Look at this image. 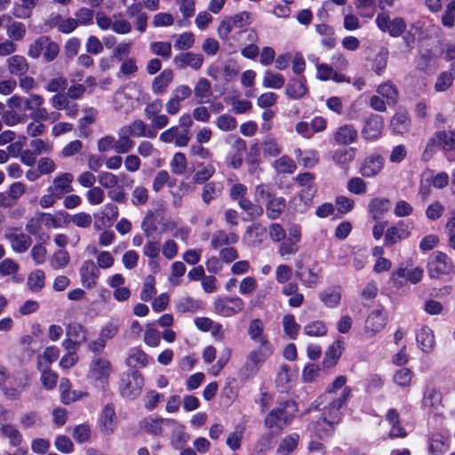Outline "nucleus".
I'll return each mask as SVG.
<instances>
[{
  "mask_svg": "<svg viewBox=\"0 0 455 455\" xmlns=\"http://www.w3.org/2000/svg\"><path fill=\"white\" fill-rule=\"evenodd\" d=\"M350 395L351 388L345 387L339 397L322 395L315 402V408L323 411V417L326 416L329 420L339 424L341 416L339 410L347 403Z\"/></svg>",
  "mask_w": 455,
  "mask_h": 455,
  "instance_id": "f257e3e1",
  "label": "nucleus"
},
{
  "mask_svg": "<svg viewBox=\"0 0 455 455\" xmlns=\"http://www.w3.org/2000/svg\"><path fill=\"white\" fill-rule=\"evenodd\" d=\"M296 412V403L291 400H287L269 411L265 419V426L268 428L276 427L282 430L291 422Z\"/></svg>",
  "mask_w": 455,
  "mask_h": 455,
  "instance_id": "f03ea898",
  "label": "nucleus"
},
{
  "mask_svg": "<svg viewBox=\"0 0 455 455\" xmlns=\"http://www.w3.org/2000/svg\"><path fill=\"white\" fill-rule=\"evenodd\" d=\"M60 52L59 44L49 36H41L31 43L28 49V56L37 60L41 55L47 62L54 60Z\"/></svg>",
  "mask_w": 455,
  "mask_h": 455,
  "instance_id": "7ed1b4c3",
  "label": "nucleus"
},
{
  "mask_svg": "<svg viewBox=\"0 0 455 455\" xmlns=\"http://www.w3.org/2000/svg\"><path fill=\"white\" fill-rule=\"evenodd\" d=\"M379 29L384 33H387L392 37H399L406 31V22L402 17H395L393 19L386 12L379 13L375 20Z\"/></svg>",
  "mask_w": 455,
  "mask_h": 455,
  "instance_id": "20e7f679",
  "label": "nucleus"
},
{
  "mask_svg": "<svg viewBox=\"0 0 455 455\" xmlns=\"http://www.w3.org/2000/svg\"><path fill=\"white\" fill-rule=\"evenodd\" d=\"M144 380L141 373L133 370L131 373L124 374L120 383L121 395L128 399H134L140 395Z\"/></svg>",
  "mask_w": 455,
  "mask_h": 455,
  "instance_id": "39448f33",
  "label": "nucleus"
},
{
  "mask_svg": "<svg viewBox=\"0 0 455 455\" xmlns=\"http://www.w3.org/2000/svg\"><path fill=\"white\" fill-rule=\"evenodd\" d=\"M453 263L451 258L442 252L435 251L428 263V274L431 278H439L441 275L453 272Z\"/></svg>",
  "mask_w": 455,
  "mask_h": 455,
  "instance_id": "423d86ee",
  "label": "nucleus"
},
{
  "mask_svg": "<svg viewBox=\"0 0 455 455\" xmlns=\"http://www.w3.org/2000/svg\"><path fill=\"white\" fill-rule=\"evenodd\" d=\"M4 237L9 242L12 249L18 253L27 251L32 244L31 237L23 233L20 228H7L4 232Z\"/></svg>",
  "mask_w": 455,
  "mask_h": 455,
  "instance_id": "0eeeda50",
  "label": "nucleus"
},
{
  "mask_svg": "<svg viewBox=\"0 0 455 455\" xmlns=\"http://www.w3.org/2000/svg\"><path fill=\"white\" fill-rule=\"evenodd\" d=\"M424 270L420 267H399L392 274L391 280L395 287L400 288L404 281L416 284L422 280Z\"/></svg>",
  "mask_w": 455,
  "mask_h": 455,
  "instance_id": "6e6552de",
  "label": "nucleus"
},
{
  "mask_svg": "<svg viewBox=\"0 0 455 455\" xmlns=\"http://www.w3.org/2000/svg\"><path fill=\"white\" fill-rule=\"evenodd\" d=\"M251 14L243 12L221 20L218 28V35L222 39H228V35L235 28H242L251 23Z\"/></svg>",
  "mask_w": 455,
  "mask_h": 455,
  "instance_id": "1a4fd4ad",
  "label": "nucleus"
},
{
  "mask_svg": "<svg viewBox=\"0 0 455 455\" xmlns=\"http://www.w3.org/2000/svg\"><path fill=\"white\" fill-rule=\"evenodd\" d=\"M243 301L239 297L219 299L214 303L216 313L228 317L243 311Z\"/></svg>",
  "mask_w": 455,
  "mask_h": 455,
  "instance_id": "9d476101",
  "label": "nucleus"
},
{
  "mask_svg": "<svg viewBox=\"0 0 455 455\" xmlns=\"http://www.w3.org/2000/svg\"><path fill=\"white\" fill-rule=\"evenodd\" d=\"M384 129L383 118L376 114H371L367 116L363 121L362 128V136L365 140H376L378 139Z\"/></svg>",
  "mask_w": 455,
  "mask_h": 455,
  "instance_id": "9b49d317",
  "label": "nucleus"
},
{
  "mask_svg": "<svg viewBox=\"0 0 455 455\" xmlns=\"http://www.w3.org/2000/svg\"><path fill=\"white\" fill-rule=\"evenodd\" d=\"M159 139L164 143H171L174 141L177 147L182 148L188 144L191 139V134L189 130L180 131L178 126H172L160 134Z\"/></svg>",
  "mask_w": 455,
  "mask_h": 455,
  "instance_id": "f8f14e48",
  "label": "nucleus"
},
{
  "mask_svg": "<svg viewBox=\"0 0 455 455\" xmlns=\"http://www.w3.org/2000/svg\"><path fill=\"white\" fill-rule=\"evenodd\" d=\"M411 225L404 221H399L395 226L387 228L385 234V245L391 246L408 238L411 235Z\"/></svg>",
  "mask_w": 455,
  "mask_h": 455,
  "instance_id": "ddd939ff",
  "label": "nucleus"
},
{
  "mask_svg": "<svg viewBox=\"0 0 455 455\" xmlns=\"http://www.w3.org/2000/svg\"><path fill=\"white\" fill-rule=\"evenodd\" d=\"M112 372V365L108 358L95 355L90 364V373L96 379H107Z\"/></svg>",
  "mask_w": 455,
  "mask_h": 455,
  "instance_id": "4468645a",
  "label": "nucleus"
},
{
  "mask_svg": "<svg viewBox=\"0 0 455 455\" xmlns=\"http://www.w3.org/2000/svg\"><path fill=\"white\" fill-rule=\"evenodd\" d=\"M387 322L383 310L374 309L366 318L364 331L370 337H373L386 326Z\"/></svg>",
  "mask_w": 455,
  "mask_h": 455,
  "instance_id": "2eb2a0df",
  "label": "nucleus"
},
{
  "mask_svg": "<svg viewBox=\"0 0 455 455\" xmlns=\"http://www.w3.org/2000/svg\"><path fill=\"white\" fill-rule=\"evenodd\" d=\"M384 166V159L379 154H372L367 156L362 163L360 173L366 178L378 175Z\"/></svg>",
  "mask_w": 455,
  "mask_h": 455,
  "instance_id": "dca6fc26",
  "label": "nucleus"
},
{
  "mask_svg": "<svg viewBox=\"0 0 455 455\" xmlns=\"http://www.w3.org/2000/svg\"><path fill=\"white\" fill-rule=\"evenodd\" d=\"M174 65L180 68L184 69L188 67L193 69H199L204 64V56L200 53H194L192 52H187L184 53H180L176 55L173 58Z\"/></svg>",
  "mask_w": 455,
  "mask_h": 455,
  "instance_id": "f3484780",
  "label": "nucleus"
},
{
  "mask_svg": "<svg viewBox=\"0 0 455 455\" xmlns=\"http://www.w3.org/2000/svg\"><path fill=\"white\" fill-rule=\"evenodd\" d=\"M125 278L121 274H115L108 280V284L114 290L113 297L116 300L123 302L131 297V290L124 286Z\"/></svg>",
  "mask_w": 455,
  "mask_h": 455,
  "instance_id": "a211bd4d",
  "label": "nucleus"
},
{
  "mask_svg": "<svg viewBox=\"0 0 455 455\" xmlns=\"http://www.w3.org/2000/svg\"><path fill=\"white\" fill-rule=\"evenodd\" d=\"M272 355V346L270 343L259 344V348L250 353L246 367L254 371L259 365L264 363Z\"/></svg>",
  "mask_w": 455,
  "mask_h": 455,
  "instance_id": "6ab92c4d",
  "label": "nucleus"
},
{
  "mask_svg": "<svg viewBox=\"0 0 455 455\" xmlns=\"http://www.w3.org/2000/svg\"><path fill=\"white\" fill-rule=\"evenodd\" d=\"M74 176L70 172H62L57 175L52 180V186L48 188V191H52L60 198L73 191L72 182Z\"/></svg>",
  "mask_w": 455,
  "mask_h": 455,
  "instance_id": "aec40b11",
  "label": "nucleus"
},
{
  "mask_svg": "<svg viewBox=\"0 0 455 455\" xmlns=\"http://www.w3.org/2000/svg\"><path fill=\"white\" fill-rule=\"evenodd\" d=\"M6 67L10 75L18 77L27 75L30 65L24 56L15 54L6 59Z\"/></svg>",
  "mask_w": 455,
  "mask_h": 455,
  "instance_id": "412c9836",
  "label": "nucleus"
},
{
  "mask_svg": "<svg viewBox=\"0 0 455 455\" xmlns=\"http://www.w3.org/2000/svg\"><path fill=\"white\" fill-rule=\"evenodd\" d=\"M80 275L84 286L91 289L96 284L100 271L92 260H85L80 268Z\"/></svg>",
  "mask_w": 455,
  "mask_h": 455,
  "instance_id": "4be33fe9",
  "label": "nucleus"
},
{
  "mask_svg": "<svg viewBox=\"0 0 455 455\" xmlns=\"http://www.w3.org/2000/svg\"><path fill=\"white\" fill-rule=\"evenodd\" d=\"M116 421V416L114 407L111 404H107L101 411L100 424L101 432L108 435L113 434Z\"/></svg>",
  "mask_w": 455,
  "mask_h": 455,
  "instance_id": "5701e85b",
  "label": "nucleus"
},
{
  "mask_svg": "<svg viewBox=\"0 0 455 455\" xmlns=\"http://www.w3.org/2000/svg\"><path fill=\"white\" fill-rule=\"evenodd\" d=\"M174 77L173 71L170 68L163 70L156 76L152 83V91L155 94L160 95L165 92L166 89L172 82Z\"/></svg>",
  "mask_w": 455,
  "mask_h": 455,
  "instance_id": "b1692460",
  "label": "nucleus"
},
{
  "mask_svg": "<svg viewBox=\"0 0 455 455\" xmlns=\"http://www.w3.org/2000/svg\"><path fill=\"white\" fill-rule=\"evenodd\" d=\"M357 139V131L351 124H344L338 128L334 133V140L338 144L349 145L355 142Z\"/></svg>",
  "mask_w": 455,
  "mask_h": 455,
  "instance_id": "393cba45",
  "label": "nucleus"
},
{
  "mask_svg": "<svg viewBox=\"0 0 455 455\" xmlns=\"http://www.w3.org/2000/svg\"><path fill=\"white\" fill-rule=\"evenodd\" d=\"M121 128L132 137H147L154 138L156 136L155 132L148 129L147 124L141 120H135L128 125H124Z\"/></svg>",
  "mask_w": 455,
  "mask_h": 455,
  "instance_id": "a878e982",
  "label": "nucleus"
},
{
  "mask_svg": "<svg viewBox=\"0 0 455 455\" xmlns=\"http://www.w3.org/2000/svg\"><path fill=\"white\" fill-rule=\"evenodd\" d=\"M355 148H341L336 149L331 156L333 163L341 168H346L355 157Z\"/></svg>",
  "mask_w": 455,
  "mask_h": 455,
  "instance_id": "bb28decb",
  "label": "nucleus"
},
{
  "mask_svg": "<svg viewBox=\"0 0 455 455\" xmlns=\"http://www.w3.org/2000/svg\"><path fill=\"white\" fill-rule=\"evenodd\" d=\"M6 20L9 21V24L6 26L7 36L14 42L21 41L27 33L25 24L20 21L12 20L10 16H6Z\"/></svg>",
  "mask_w": 455,
  "mask_h": 455,
  "instance_id": "cd10ccee",
  "label": "nucleus"
},
{
  "mask_svg": "<svg viewBox=\"0 0 455 455\" xmlns=\"http://www.w3.org/2000/svg\"><path fill=\"white\" fill-rule=\"evenodd\" d=\"M0 433L4 438L8 439L9 444L12 447H19L23 442L21 433L12 424H2L0 426Z\"/></svg>",
  "mask_w": 455,
  "mask_h": 455,
  "instance_id": "c85d7f7f",
  "label": "nucleus"
},
{
  "mask_svg": "<svg viewBox=\"0 0 455 455\" xmlns=\"http://www.w3.org/2000/svg\"><path fill=\"white\" fill-rule=\"evenodd\" d=\"M410 115L405 110H399L392 117L390 125L395 133L403 134L409 130Z\"/></svg>",
  "mask_w": 455,
  "mask_h": 455,
  "instance_id": "c756f323",
  "label": "nucleus"
},
{
  "mask_svg": "<svg viewBox=\"0 0 455 455\" xmlns=\"http://www.w3.org/2000/svg\"><path fill=\"white\" fill-rule=\"evenodd\" d=\"M417 341L423 352H431L435 346L433 331L427 326H423L417 334Z\"/></svg>",
  "mask_w": 455,
  "mask_h": 455,
  "instance_id": "7c9ffc66",
  "label": "nucleus"
},
{
  "mask_svg": "<svg viewBox=\"0 0 455 455\" xmlns=\"http://www.w3.org/2000/svg\"><path fill=\"white\" fill-rule=\"evenodd\" d=\"M264 324L263 322L259 319H253L250 322L248 326V335L258 344L270 343L267 337L263 335Z\"/></svg>",
  "mask_w": 455,
  "mask_h": 455,
  "instance_id": "2f4dec72",
  "label": "nucleus"
},
{
  "mask_svg": "<svg viewBox=\"0 0 455 455\" xmlns=\"http://www.w3.org/2000/svg\"><path fill=\"white\" fill-rule=\"evenodd\" d=\"M286 207L283 197H273L266 205L267 216L271 220L278 219Z\"/></svg>",
  "mask_w": 455,
  "mask_h": 455,
  "instance_id": "473e14b6",
  "label": "nucleus"
},
{
  "mask_svg": "<svg viewBox=\"0 0 455 455\" xmlns=\"http://www.w3.org/2000/svg\"><path fill=\"white\" fill-rule=\"evenodd\" d=\"M390 201L386 198H374L369 204V212L374 220H378L380 217L389 210Z\"/></svg>",
  "mask_w": 455,
  "mask_h": 455,
  "instance_id": "72a5a7b5",
  "label": "nucleus"
},
{
  "mask_svg": "<svg viewBox=\"0 0 455 455\" xmlns=\"http://www.w3.org/2000/svg\"><path fill=\"white\" fill-rule=\"evenodd\" d=\"M336 425V423L329 420L324 416L313 423V429L318 437L323 438L330 436L333 433Z\"/></svg>",
  "mask_w": 455,
  "mask_h": 455,
  "instance_id": "f704fd0d",
  "label": "nucleus"
},
{
  "mask_svg": "<svg viewBox=\"0 0 455 455\" xmlns=\"http://www.w3.org/2000/svg\"><path fill=\"white\" fill-rule=\"evenodd\" d=\"M377 92L386 99L387 104L395 106L398 101V90L391 83H384L377 88Z\"/></svg>",
  "mask_w": 455,
  "mask_h": 455,
  "instance_id": "c9c22d12",
  "label": "nucleus"
},
{
  "mask_svg": "<svg viewBox=\"0 0 455 455\" xmlns=\"http://www.w3.org/2000/svg\"><path fill=\"white\" fill-rule=\"evenodd\" d=\"M118 139H115V151L117 154L128 153L134 145V141L132 140L123 128L118 130Z\"/></svg>",
  "mask_w": 455,
  "mask_h": 455,
  "instance_id": "e433bc0d",
  "label": "nucleus"
},
{
  "mask_svg": "<svg viewBox=\"0 0 455 455\" xmlns=\"http://www.w3.org/2000/svg\"><path fill=\"white\" fill-rule=\"evenodd\" d=\"M238 241V235L235 233L227 234L223 230L215 232L212 238V246L213 248H219L222 245H229L236 243Z\"/></svg>",
  "mask_w": 455,
  "mask_h": 455,
  "instance_id": "4c0bfd02",
  "label": "nucleus"
},
{
  "mask_svg": "<svg viewBox=\"0 0 455 455\" xmlns=\"http://www.w3.org/2000/svg\"><path fill=\"white\" fill-rule=\"evenodd\" d=\"M435 140H437L439 147L446 151L455 148V131H438L435 134Z\"/></svg>",
  "mask_w": 455,
  "mask_h": 455,
  "instance_id": "58836bf2",
  "label": "nucleus"
},
{
  "mask_svg": "<svg viewBox=\"0 0 455 455\" xmlns=\"http://www.w3.org/2000/svg\"><path fill=\"white\" fill-rule=\"evenodd\" d=\"M165 419L163 418H157V419H144L140 422V427L145 431L148 434L154 435H163V428H162V422H164Z\"/></svg>",
  "mask_w": 455,
  "mask_h": 455,
  "instance_id": "ea45409f",
  "label": "nucleus"
},
{
  "mask_svg": "<svg viewBox=\"0 0 455 455\" xmlns=\"http://www.w3.org/2000/svg\"><path fill=\"white\" fill-rule=\"evenodd\" d=\"M285 92L288 97L298 100L307 93V87L301 80L291 79L286 85Z\"/></svg>",
  "mask_w": 455,
  "mask_h": 455,
  "instance_id": "a19ab883",
  "label": "nucleus"
},
{
  "mask_svg": "<svg viewBox=\"0 0 455 455\" xmlns=\"http://www.w3.org/2000/svg\"><path fill=\"white\" fill-rule=\"evenodd\" d=\"M148 363V355L140 349L134 348L131 350L126 359V364L132 369L146 366Z\"/></svg>",
  "mask_w": 455,
  "mask_h": 455,
  "instance_id": "79ce46f5",
  "label": "nucleus"
},
{
  "mask_svg": "<svg viewBox=\"0 0 455 455\" xmlns=\"http://www.w3.org/2000/svg\"><path fill=\"white\" fill-rule=\"evenodd\" d=\"M60 350L56 347H48L44 349L43 355L37 357V366L39 369L42 367L49 368L51 363L56 361L59 357Z\"/></svg>",
  "mask_w": 455,
  "mask_h": 455,
  "instance_id": "37998d69",
  "label": "nucleus"
},
{
  "mask_svg": "<svg viewBox=\"0 0 455 455\" xmlns=\"http://www.w3.org/2000/svg\"><path fill=\"white\" fill-rule=\"evenodd\" d=\"M340 355V342L336 341L329 347L325 353L324 359L323 361V367L331 368L336 365Z\"/></svg>",
  "mask_w": 455,
  "mask_h": 455,
  "instance_id": "c03bdc74",
  "label": "nucleus"
},
{
  "mask_svg": "<svg viewBox=\"0 0 455 455\" xmlns=\"http://www.w3.org/2000/svg\"><path fill=\"white\" fill-rule=\"evenodd\" d=\"M447 450V439L442 435H433L429 440L428 451L435 455H441Z\"/></svg>",
  "mask_w": 455,
  "mask_h": 455,
  "instance_id": "a18cd8bd",
  "label": "nucleus"
},
{
  "mask_svg": "<svg viewBox=\"0 0 455 455\" xmlns=\"http://www.w3.org/2000/svg\"><path fill=\"white\" fill-rule=\"evenodd\" d=\"M28 120L26 114H19L14 109L4 110L2 113V121L7 126H15L19 124H24Z\"/></svg>",
  "mask_w": 455,
  "mask_h": 455,
  "instance_id": "49530a36",
  "label": "nucleus"
},
{
  "mask_svg": "<svg viewBox=\"0 0 455 455\" xmlns=\"http://www.w3.org/2000/svg\"><path fill=\"white\" fill-rule=\"evenodd\" d=\"M141 229L148 239H150L157 230L156 217L152 211H148L144 217L141 223Z\"/></svg>",
  "mask_w": 455,
  "mask_h": 455,
  "instance_id": "de8ad7c7",
  "label": "nucleus"
},
{
  "mask_svg": "<svg viewBox=\"0 0 455 455\" xmlns=\"http://www.w3.org/2000/svg\"><path fill=\"white\" fill-rule=\"evenodd\" d=\"M45 275L44 271L36 270L29 274L27 281V285L32 291L37 292L44 286Z\"/></svg>",
  "mask_w": 455,
  "mask_h": 455,
  "instance_id": "09e8293b",
  "label": "nucleus"
},
{
  "mask_svg": "<svg viewBox=\"0 0 455 455\" xmlns=\"http://www.w3.org/2000/svg\"><path fill=\"white\" fill-rule=\"evenodd\" d=\"M70 257L67 251L60 249L56 251L50 259L51 267L55 269H62L69 263Z\"/></svg>",
  "mask_w": 455,
  "mask_h": 455,
  "instance_id": "8fccbe9b",
  "label": "nucleus"
},
{
  "mask_svg": "<svg viewBox=\"0 0 455 455\" xmlns=\"http://www.w3.org/2000/svg\"><path fill=\"white\" fill-rule=\"evenodd\" d=\"M20 424L23 428H36L43 425V420L37 412L28 411L20 417Z\"/></svg>",
  "mask_w": 455,
  "mask_h": 455,
  "instance_id": "3c124183",
  "label": "nucleus"
},
{
  "mask_svg": "<svg viewBox=\"0 0 455 455\" xmlns=\"http://www.w3.org/2000/svg\"><path fill=\"white\" fill-rule=\"evenodd\" d=\"M284 83L285 79L283 75L270 70L266 71L263 78V85L265 87L280 89L283 86Z\"/></svg>",
  "mask_w": 455,
  "mask_h": 455,
  "instance_id": "603ef678",
  "label": "nucleus"
},
{
  "mask_svg": "<svg viewBox=\"0 0 455 455\" xmlns=\"http://www.w3.org/2000/svg\"><path fill=\"white\" fill-rule=\"evenodd\" d=\"M238 204L251 220L258 219L263 214V208L259 204L251 203L248 198L242 199L238 202Z\"/></svg>",
  "mask_w": 455,
  "mask_h": 455,
  "instance_id": "864d4df0",
  "label": "nucleus"
},
{
  "mask_svg": "<svg viewBox=\"0 0 455 455\" xmlns=\"http://www.w3.org/2000/svg\"><path fill=\"white\" fill-rule=\"evenodd\" d=\"M150 51L155 55L168 60L172 55V44L169 42H153L150 44Z\"/></svg>",
  "mask_w": 455,
  "mask_h": 455,
  "instance_id": "5fc2aeb1",
  "label": "nucleus"
},
{
  "mask_svg": "<svg viewBox=\"0 0 455 455\" xmlns=\"http://www.w3.org/2000/svg\"><path fill=\"white\" fill-rule=\"evenodd\" d=\"M299 438V436L298 434H291L284 437L279 444L277 453L288 454L289 452L293 451L298 446Z\"/></svg>",
  "mask_w": 455,
  "mask_h": 455,
  "instance_id": "6e6d98bb",
  "label": "nucleus"
},
{
  "mask_svg": "<svg viewBox=\"0 0 455 455\" xmlns=\"http://www.w3.org/2000/svg\"><path fill=\"white\" fill-rule=\"evenodd\" d=\"M274 166L281 173H293L296 170L295 162L286 156L275 160Z\"/></svg>",
  "mask_w": 455,
  "mask_h": 455,
  "instance_id": "4d7b16f0",
  "label": "nucleus"
},
{
  "mask_svg": "<svg viewBox=\"0 0 455 455\" xmlns=\"http://www.w3.org/2000/svg\"><path fill=\"white\" fill-rule=\"evenodd\" d=\"M42 373L40 377L43 387L48 390H52L56 387L58 375L46 367H42Z\"/></svg>",
  "mask_w": 455,
  "mask_h": 455,
  "instance_id": "13d9d810",
  "label": "nucleus"
},
{
  "mask_svg": "<svg viewBox=\"0 0 455 455\" xmlns=\"http://www.w3.org/2000/svg\"><path fill=\"white\" fill-rule=\"evenodd\" d=\"M195 96L198 99L208 98L212 95V85L208 79L200 78L194 88Z\"/></svg>",
  "mask_w": 455,
  "mask_h": 455,
  "instance_id": "bf43d9fd",
  "label": "nucleus"
},
{
  "mask_svg": "<svg viewBox=\"0 0 455 455\" xmlns=\"http://www.w3.org/2000/svg\"><path fill=\"white\" fill-rule=\"evenodd\" d=\"M156 280L155 277L151 275H148L145 278L143 288L140 292V299L143 301H148L152 299V297L156 294V291L155 288Z\"/></svg>",
  "mask_w": 455,
  "mask_h": 455,
  "instance_id": "052dcab7",
  "label": "nucleus"
},
{
  "mask_svg": "<svg viewBox=\"0 0 455 455\" xmlns=\"http://www.w3.org/2000/svg\"><path fill=\"white\" fill-rule=\"evenodd\" d=\"M320 299L329 307H337L341 299L340 292L337 290L325 291L320 293Z\"/></svg>",
  "mask_w": 455,
  "mask_h": 455,
  "instance_id": "680f3d73",
  "label": "nucleus"
},
{
  "mask_svg": "<svg viewBox=\"0 0 455 455\" xmlns=\"http://www.w3.org/2000/svg\"><path fill=\"white\" fill-rule=\"evenodd\" d=\"M283 325L285 333L292 339L298 335L299 325L296 323L292 315H286L283 319Z\"/></svg>",
  "mask_w": 455,
  "mask_h": 455,
  "instance_id": "e2e57ef3",
  "label": "nucleus"
},
{
  "mask_svg": "<svg viewBox=\"0 0 455 455\" xmlns=\"http://www.w3.org/2000/svg\"><path fill=\"white\" fill-rule=\"evenodd\" d=\"M423 403L426 407L437 410L441 405V395L435 389L427 390L423 398Z\"/></svg>",
  "mask_w": 455,
  "mask_h": 455,
  "instance_id": "0e129e2a",
  "label": "nucleus"
},
{
  "mask_svg": "<svg viewBox=\"0 0 455 455\" xmlns=\"http://www.w3.org/2000/svg\"><path fill=\"white\" fill-rule=\"evenodd\" d=\"M67 336L72 338L75 342L80 345L86 340L85 330L79 324L68 325L67 328Z\"/></svg>",
  "mask_w": 455,
  "mask_h": 455,
  "instance_id": "69168bd1",
  "label": "nucleus"
},
{
  "mask_svg": "<svg viewBox=\"0 0 455 455\" xmlns=\"http://www.w3.org/2000/svg\"><path fill=\"white\" fill-rule=\"evenodd\" d=\"M194 43V35L190 32H185L178 36L174 47L179 51H186L190 49Z\"/></svg>",
  "mask_w": 455,
  "mask_h": 455,
  "instance_id": "338daca9",
  "label": "nucleus"
},
{
  "mask_svg": "<svg viewBox=\"0 0 455 455\" xmlns=\"http://www.w3.org/2000/svg\"><path fill=\"white\" fill-rule=\"evenodd\" d=\"M220 193L217 183L208 182L203 188L202 199L205 204H209L212 200L216 198Z\"/></svg>",
  "mask_w": 455,
  "mask_h": 455,
  "instance_id": "774afa93",
  "label": "nucleus"
}]
</instances>
